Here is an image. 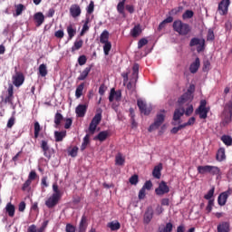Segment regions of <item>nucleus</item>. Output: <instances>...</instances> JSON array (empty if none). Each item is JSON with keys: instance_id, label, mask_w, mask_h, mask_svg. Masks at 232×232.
<instances>
[{"instance_id": "f257e3e1", "label": "nucleus", "mask_w": 232, "mask_h": 232, "mask_svg": "<svg viewBox=\"0 0 232 232\" xmlns=\"http://www.w3.org/2000/svg\"><path fill=\"white\" fill-rule=\"evenodd\" d=\"M232 122V102L229 101L224 106L223 111L221 113V126H229Z\"/></svg>"}, {"instance_id": "f03ea898", "label": "nucleus", "mask_w": 232, "mask_h": 232, "mask_svg": "<svg viewBox=\"0 0 232 232\" xmlns=\"http://www.w3.org/2000/svg\"><path fill=\"white\" fill-rule=\"evenodd\" d=\"M172 28L174 32L182 36L188 35L191 33V26L188 24L183 23L182 20H175Z\"/></svg>"}, {"instance_id": "7ed1b4c3", "label": "nucleus", "mask_w": 232, "mask_h": 232, "mask_svg": "<svg viewBox=\"0 0 232 232\" xmlns=\"http://www.w3.org/2000/svg\"><path fill=\"white\" fill-rule=\"evenodd\" d=\"M164 121H166V111L161 110L159 113H157L154 122L149 127L148 130L150 133H151V131H155V130H159L162 124H164Z\"/></svg>"}, {"instance_id": "20e7f679", "label": "nucleus", "mask_w": 232, "mask_h": 232, "mask_svg": "<svg viewBox=\"0 0 232 232\" xmlns=\"http://www.w3.org/2000/svg\"><path fill=\"white\" fill-rule=\"evenodd\" d=\"M117 12L120 14V15H122V17H126V11L129 12V14H134L135 13V6L131 5H126V0H121L117 5Z\"/></svg>"}, {"instance_id": "39448f33", "label": "nucleus", "mask_w": 232, "mask_h": 232, "mask_svg": "<svg viewBox=\"0 0 232 232\" xmlns=\"http://www.w3.org/2000/svg\"><path fill=\"white\" fill-rule=\"evenodd\" d=\"M139 81V63H134L132 67V74L130 82L127 83V90H130L133 92L135 90V86L137 85V82Z\"/></svg>"}, {"instance_id": "423d86ee", "label": "nucleus", "mask_w": 232, "mask_h": 232, "mask_svg": "<svg viewBox=\"0 0 232 232\" xmlns=\"http://www.w3.org/2000/svg\"><path fill=\"white\" fill-rule=\"evenodd\" d=\"M198 173L199 175H206V173H210V175H220V168L211 165L198 166Z\"/></svg>"}, {"instance_id": "0eeeda50", "label": "nucleus", "mask_w": 232, "mask_h": 232, "mask_svg": "<svg viewBox=\"0 0 232 232\" xmlns=\"http://www.w3.org/2000/svg\"><path fill=\"white\" fill-rule=\"evenodd\" d=\"M102 121V112L96 113L89 125L90 135H93L95 133V130H97V126L101 124Z\"/></svg>"}, {"instance_id": "6e6552de", "label": "nucleus", "mask_w": 232, "mask_h": 232, "mask_svg": "<svg viewBox=\"0 0 232 232\" xmlns=\"http://www.w3.org/2000/svg\"><path fill=\"white\" fill-rule=\"evenodd\" d=\"M189 46L193 48V46H197L198 53H200L206 50V40L200 38L194 37L189 42Z\"/></svg>"}, {"instance_id": "1a4fd4ad", "label": "nucleus", "mask_w": 232, "mask_h": 232, "mask_svg": "<svg viewBox=\"0 0 232 232\" xmlns=\"http://www.w3.org/2000/svg\"><path fill=\"white\" fill-rule=\"evenodd\" d=\"M195 91V85H190L189 89H188V92H186L183 95H181L180 98L178 100V103L179 106H182V104H186V102H191L193 101V92Z\"/></svg>"}, {"instance_id": "9d476101", "label": "nucleus", "mask_w": 232, "mask_h": 232, "mask_svg": "<svg viewBox=\"0 0 232 232\" xmlns=\"http://www.w3.org/2000/svg\"><path fill=\"white\" fill-rule=\"evenodd\" d=\"M208 102L206 100H201L198 108L196 110V114L199 115V119H208V113H209V109L207 108Z\"/></svg>"}, {"instance_id": "9b49d317", "label": "nucleus", "mask_w": 232, "mask_h": 232, "mask_svg": "<svg viewBox=\"0 0 232 232\" xmlns=\"http://www.w3.org/2000/svg\"><path fill=\"white\" fill-rule=\"evenodd\" d=\"M230 5H231V1L221 0V3H219L218 6V12L219 15H227V12L229 10Z\"/></svg>"}, {"instance_id": "f8f14e48", "label": "nucleus", "mask_w": 232, "mask_h": 232, "mask_svg": "<svg viewBox=\"0 0 232 232\" xmlns=\"http://www.w3.org/2000/svg\"><path fill=\"white\" fill-rule=\"evenodd\" d=\"M61 196H57V194H52V196L49 197L47 200H45L46 208L49 209L55 208V206L59 204V200H61Z\"/></svg>"}, {"instance_id": "ddd939ff", "label": "nucleus", "mask_w": 232, "mask_h": 232, "mask_svg": "<svg viewBox=\"0 0 232 232\" xmlns=\"http://www.w3.org/2000/svg\"><path fill=\"white\" fill-rule=\"evenodd\" d=\"M155 193L159 197H162V195H166L169 193V187L166 181L162 180L157 188H155Z\"/></svg>"}, {"instance_id": "4468645a", "label": "nucleus", "mask_w": 232, "mask_h": 232, "mask_svg": "<svg viewBox=\"0 0 232 232\" xmlns=\"http://www.w3.org/2000/svg\"><path fill=\"white\" fill-rule=\"evenodd\" d=\"M230 195H232V189L227 188V191H224L219 194L218 197V206H226L227 202V198H229Z\"/></svg>"}, {"instance_id": "2eb2a0df", "label": "nucleus", "mask_w": 232, "mask_h": 232, "mask_svg": "<svg viewBox=\"0 0 232 232\" xmlns=\"http://www.w3.org/2000/svg\"><path fill=\"white\" fill-rule=\"evenodd\" d=\"M7 96L2 99L0 104H14V85L10 84L7 89Z\"/></svg>"}, {"instance_id": "dca6fc26", "label": "nucleus", "mask_w": 232, "mask_h": 232, "mask_svg": "<svg viewBox=\"0 0 232 232\" xmlns=\"http://www.w3.org/2000/svg\"><path fill=\"white\" fill-rule=\"evenodd\" d=\"M137 106L143 115H150L151 113V107H148V105L142 100L137 101Z\"/></svg>"}, {"instance_id": "f3484780", "label": "nucleus", "mask_w": 232, "mask_h": 232, "mask_svg": "<svg viewBox=\"0 0 232 232\" xmlns=\"http://www.w3.org/2000/svg\"><path fill=\"white\" fill-rule=\"evenodd\" d=\"M153 215H154L153 207L149 206L146 208L145 213L143 215V222L145 224H150V222L153 220Z\"/></svg>"}, {"instance_id": "a211bd4d", "label": "nucleus", "mask_w": 232, "mask_h": 232, "mask_svg": "<svg viewBox=\"0 0 232 232\" xmlns=\"http://www.w3.org/2000/svg\"><path fill=\"white\" fill-rule=\"evenodd\" d=\"M24 82V74L23 72H16L14 76H13V84L19 88V86H23Z\"/></svg>"}, {"instance_id": "6ab92c4d", "label": "nucleus", "mask_w": 232, "mask_h": 232, "mask_svg": "<svg viewBox=\"0 0 232 232\" xmlns=\"http://www.w3.org/2000/svg\"><path fill=\"white\" fill-rule=\"evenodd\" d=\"M218 232H231V224L227 221H221L217 227Z\"/></svg>"}, {"instance_id": "aec40b11", "label": "nucleus", "mask_w": 232, "mask_h": 232, "mask_svg": "<svg viewBox=\"0 0 232 232\" xmlns=\"http://www.w3.org/2000/svg\"><path fill=\"white\" fill-rule=\"evenodd\" d=\"M69 12L72 17L75 19L76 17H79L82 14L81 6L77 4H73L71 5Z\"/></svg>"}, {"instance_id": "412c9836", "label": "nucleus", "mask_w": 232, "mask_h": 232, "mask_svg": "<svg viewBox=\"0 0 232 232\" xmlns=\"http://www.w3.org/2000/svg\"><path fill=\"white\" fill-rule=\"evenodd\" d=\"M86 111H88V105L86 104H79L75 109V113L77 117L82 118L86 115Z\"/></svg>"}, {"instance_id": "4be33fe9", "label": "nucleus", "mask_w": 232, "mask_h": 232, "mask_svg": "<svg viewBox=\"0 0 232 232\" xmlns=\"http://www.w3.org/2000/svg\"><path fill=\"white\" fill-rule=\"evenodd\" d=\"M86 229H88V218L83 215L79 224L78 232H86Z\"/></svg>"}, {"instance_id": "5701e85b", "label": "nucleus", "mask_w": 232, "mask_h": 232, "mask_svg": "<svg viewBox=\"0 0 232 232\" xmlns=\"http://www.w3.org/2000/svg\"><path fill=\"white\" fill-rule=\"evenodd\" d=\"M152 177L158 179L162 177V163H160L154 167L152 170Z\"/></svg>"}, {"instance_id": "b1692460", "label": "nucleus", "mask_w": 232, "mask_h": 232, "mask_svg": "<svg viewBox=\"0 0 232 232\" xmlns=\"http://www.w3.org/2000/svg\"><path fill=\"white\" fill-rule=\"evenodd\" d=\"M199 68H200V58L197 57L195 59V62H193L190 64L189 72H190V73H197V72H198Z\"/></svg>"}, {"instance_id": "393cba45", "label": "nucleus", "mask_w": 232, "mask_h": 232, "mask_svg": "<svg viewBox=\"0 0 232 232\" xmlns=\"http://www.w3.org/2000/svg\"><path fill=\"white\" fill-rule=\"evenodd\" d=\"M5 213H7L8 217L14 218V217H15V206L11 202L7 203L5 206Z\"/></svg>"}, {"instance_id": "a878e982", "label": "nucleus", "mask_w": 232, "mask_h": 232, "mask_svg": "<svg viewBox=\"0 0 232 232\" xmlns=\"http://www.w3.org/2000/svg\"><path fill=\"white\" fill-rule=\"evenodd\" d=\"M34 19L36 23V26H41V24H43V23H44V14H43V13H41V12H38V13L34 14Z\"/></svg>"}, {"instance_id": "bb28decb", "label": "nucleus", "mask_w": 232, "mask_h": 232, "mask_svg": "<svg viewBox=\"0 0 232 232\" xmlns=\"http://www.w3.org/2000/svg\"><path fill=\"white\" fill-rule=\"evenodd\" d=\"M67 34L69 41H72V39L75 37V34H77V29L75 28V26H73V24H69L67 26Z\"/></svg>"}, {"instance_id": "cd10ccee", "label": "nucleus", "mask_w": 232, "mask_h": 232, "mask_svg": "<svg viewBox=\"0 0 232 232\" xmlns=\"http://www.w3.org/2000/svg\"><path fill=\"white\" fill-rule=\"evenodd\" d=\"M109 39H110V32H108V30H104L100 35V43L102 44L110 43Z\"/></svg>"}, {"instance_id": "c85d7f7f", "label": "nucleus", "mask_w": 232, "mask_h": 232, "mask_svg": "<svg viewBox=\"0 0 232 232\" xmlns=\"http://www.w3.org/2000/svg\"><path fill=\"white\" fill-rule=\"evenodd\" d=\"M82 44H84V42L82 41V39L76 40L72 47L71 48L72 53H75L77 50H81V48H82Z\"/></svg>"}, {"instance_id": "c756f323", "label": "nucleus", "mask_w": 232, "mask_h": 232, "mask_svg": "<svg viewBox=\"0 0 232 232\" xmlns=\"http://www.w3.org/2000/svg\"><path fill=\"white\" fill-rule=\"evenodd\" d=\"M142 34V29L140 28V24L135 25L131 30H130V35L131 37H139Z\"/></svg>"}, {"instance_id": "7c9ffc66", "label": "nucleus", "mask_w": 232, "mask_h": 232, "mask_svg": "<svg viewBox=\"0 0 232 232\" xmlns=\"http://www.w3.org/2000/svg\"><path fill=\"white\" fill-rule=\"evenodd\" d=\"M90 72H92V65L86 67L79 75L78 81H84L88 75H90Z\"/></svg>"}, {"instance_id": "2f4dec72", "label": "nucleus", "mask_w": 232, "mask_h": 232, "mask_svg": "<svg viewBox=\"0 0 232 232\" xmlns=\"http://www.w3.org/2000/svg\"><path fill=\"white\" fill-rule=\"evenodd\" d=\"M126 162V159L122 157V153L119 152L115 156V165L116 166H124V163Z\"/></svg>"}, {"instance_id": "473e14b6", "label": "nucleus", "mask_w": 232, "mask_h": 232, "mask_svg": "<svg viewBox=\"0 0 232 232\" xmlns=\"http://www.w3.org/2000/svg\"><path fill=\"white\" fill-rule=\"evenodd\" d=\"M64 137H66V130L64 131H54L55 142H63Z\"/></svg>"}, {"instance_id": "72a5a7b5", "label": "nucleus", "mask_w": 232, "mask_h": 232, "mask_svg": "<svg viewBox=\"0 0 232 232\" xmlns=\"http://www.w3.org/2000/svg\"><path fill=\"white\" fill-rule=\"evenodd\" d=\"M106 139H108V131L102 130L94 138V140H100V142H104Z\"/></svg>"}, {"instance_id": "f704fd0d", "label": "nucleus", "mask_w": 232, "mask_h": 232, "mask_svg": "<svg viewBox=\"0 0 232 232\" xmlns=\"http://www.w3.org/2000/svg\"><path fill=\"white\" fill-rule=\"evenodd\" d=\"M169 23H173V17L172 16H168L165 20H163L158 27L159 32H160V30H163V28H166V24H168Z\"/></svg>"}, {"instance_id": "c9c22d12", "label": "nucleus", "mask_w": 232, "mask_h": 232, "mask_svg": "<svg viewBox=\"0 0 232 232\" xmlns=\"http://www.w3.org/2000/svg\"><path fill=\"white\" fill-rule=\"evenodd\" d=\"M216 159L218 162H222V160H226V150L224 149H219L218 150Z\"/></svg>"}, {"instance_id": "e433bc0d", "label": "nucleus", "mask_w": 232, "mask_h": 232, "mask_svg": "<svg viewBox=\"0 0 232 232\" xmlns=\"http://www.w3.org/2000/svg\"><path fill=\"white\" fill-rule=\"evenodd\" d=\"M108 227H110L111 231H119L121 229V223L119 221H112L108 223Z\"/></svg>"}, {"instance_id": "4c0bfd02", "label": "nucleus", "mask_w": 232, "mask_h": 232, "mask_svg": "<svg viewBox=\"0 0 232 232\" xmlns=\"http://www.w3.org/2000/svg\"><path fill=\"white\" fill-rule=\"evenodd\" d=\"M184 115V108L182 109H176L173 115V121H180V117Z\"/></svg>"}, {"instance_id": "58836bf2", "label": "nucleus", "mask_w": 232, "mask_h": 232, "mask_svg": "<svg viewBox=\"0 0 232 232\" xmlns=\"http://www.w3.org/2000/svg\"><path fill=\"white\" fill-rule=\"evenodd\" d=\"M63 119H64V117H63V114H61L60 112L55 113V115H54L55 128H59V126H61V122H63Z\"/></svg>"}, {"instance_id": "ea45409f", "label": "nucleus", "mask_w": 232, "mask_h": 232, "mask_svg": "<svg viewBox=\"0 0 232 232\" xmlns=\"http://www.w3.org/2000/svg\"><path fill=\"white\" fill-rule=\"evenodd\" d=\"M83 91H84V82H82L76 88V91H75V97H76V99H81V97L82 96V92Z\"/></svg>"}, {"instance_id": "a19ab883", "label": "nucleus", "mask_w": 232, "mask_h": 232, "mask_svg": "<svg viewBox=\"0 0 232 232\" xmlns=\"http://www.w3.org/2000/svg\"><path fill=\"white\" fill-rule=\"evenodd\" d=\"M39 74L41 77H46L48 75V69H46V64L42 63L38 68Z\"/></svg>"}, {"instance_id": "79ce46f5", "label": "nucleus", "mask_w": 232, "mask_h": 232, "mask_svg": "<svg viewBox=\"0 0 232 232\" xmlns=\"http://www.w3.org/2000/svg\"><path fill=\"white\" fill-rule=\"evenodd\" d=\"M89 144H90V134H86L83 138V141L81 146V151H84Z\"/></svg>"}, {"instance_id": "37998d69", "label": "nucleus", "mask_w": 232, "mask_h": 232, "mask_svg": "<svg viewBox=\"0 0 232 232\" xmlns=\"http://www.w3.org/2000/svg\"><path fill=\"white\" fill-rule=\"evenodd\" d=\"M173 231V223L169 222L165 227L159 228V232H171Z\"/></svg>"}, {"instance_id": "c03bdc74", "label": "nucleus", "mask_w": 232, "mask_h": 232, "mask_svg": "<svg viewBox=\"0 0 232 232\" xmlns=\"http://www.w3.org/2000/svg\"><path fill=\"white\" fill-rule=\"evenodd\" d=\"M221 140L225 146H232V138L229 135H223Z\"/></svg>"}, {"instance_id": "a18cd8bd", "label": "nucleus", "mask_w": 232, "mask_h": 232, "mask_svg": "<svg viewBox=\"0 0 232 232\" xmlns=\"http://www.w3.org/2000/svg\"><path fill=\"white\" fill-rule=\"evenodd\" d=\"M41 124H39V121L34 122V139H39V133H41Z\"/></svg>"}, {"instance_id": "49530a36", "label": "nucleus", "mask_w": 232, "mask_h": 232, "mask_svg": "<svg viewBox=\"0 0 232 232\" xmlns=\"http://www.w3.org/2000/svg\"><path fill=\"white\" fill-rule=\"evenodd\" d=\"M103 53L104 55H110V52L111 51V42H107L103 44Z\"/></svg>"}, {"instance_id": "de8ad7c7", "label": "nucleus", "mask_w": 232, "mask_h": 232, "mask_svg": "<svg viewBox=\"0 0 232 232\" xmlns=\"http://www.w3.org/2000/svg\"><path fill=\"white\" fill-rule=\"evenodd\" d=\"M213 195H215V187H212L210 190L204 196L205 200H212Z\"/></svg>"}, {"instance_id": "09e8293b", "label": "nucleus", "mask_w": 232, "mask_h": 232, "mask_svg": "<svg viewBox=\"0 0 232 232\" xmlns=\"http://www.w3.org/2000/svg\"><path fill=\"white\" fill-rule=\"evenodd\" d=\"M195 15V13L192 10H187L182 14V19H191Z\"/></svg>"}, {"instance_id": "8fccbe9b", "label": "nucleus", "mask_w": 232, "mask_h": 232, "mask_svg": "<svg viewBox=\"0 0 232 232\" xmlns=\"http://www.w3.org/2000/svg\"><path fill=\"white\" fill-rule=\"evenodd\" d=\"M214 206H215V199H209L208 206L206 207L207 213H211V211H213Z\"/></svg>"}, {"instance_id": "3c124183", "label": "nucleus", "mask_w": 232, "mask_h": 232, "mask_svg": "<svg viewBox=\"0 0 232 232\" xmlns=\"http://www.w3.org/2000/svg\"><path fill=\"white\" fill-rule=\"evenodd\" d=\"M182 10H184V7L178 6V7L171 9V11L169 14V15H177L178 14H180V12H182Z\"/></svg>"}, {"instance_id": "603ef678", "label": "nucleus", "mask_w": 232, "mask_h": 232, "mask_svg": "<svg viewBox=\"0 0 232 232\" xmlns=\"http://www.w3.org/2000/svg\"><path fill=\"white\" fill-rule=\"evenodd\" d=\"M129 181H130V184H131L132 186H137V184H139V176L136 174L131 176Z\"/></svg>"}, {"instance_id": "864d4df0", "label": "nucleus", "mask_w": 232, "mask_h": 232, "mask_svg": "<svg viewBox=\"0 0 232 232\" xmlns=\"http://www.w3.org/2000/svg\"><path fill=\"white\" fill-rule=\"evenodd\" d=\"M53 195H57V197H63L61 190H59V186L56 183L53 184Z\"/></svg>"}, {"instance_id": "5fc2aeb1", "label": "nucleus", "mask_w": 232, "mask_h": 232, "mask_svg": "<svg viewBox=\"0 0 232 232\" xmlns=\"http://www.w3.org/2000/svg\"><path fill=\"white\" fill-rule=\"evenodd\" d=\"M30 186H32V181L26 179V181L23 184L22 191H28L30 190Z\"/></svg>"}, {"instance_id": "6e6d98bb", "label": "nucleus", "mask_w": 232, "mask_h": 232, "mask_svg": "<svg viewBox=\"0 0 232 232\" xmlns=\"http://www.w3.org/2000/svg\"><path fill=\"white\" fill-rule=\"evenodd\" d=\"M87 61H88V58H86V55H81L78 58V64H80V66H84Z\"/></svg>"}, {"instance_id": "4d7b16f0", "label": "nucleus", "mask_w": 232, "mask_h": 232, "mask_svg": "<svg viewBox=\"0 0 232 232\" xmlns=\"http://www.w3.org/2000/svg\"><path fill=\"white\" fill-rule=\"evenodd\" d=\"M94 8H95V4L93 3V1H91L87 7V14L90 15L93 14Z\"/></svg>"}, {"instance_id": "13d9d810", "label": "nucleus", "mask_w": 232, "mask_h": 232, "mask_svg": "<svg viewBox=\"0 0 232 232\" xmlns=\"http://www.w3.org/2000/svg\"><path fill=\"white\" fill-rule=\"evenodd\" d=\"M146 44H148V39H146V38H141V39L138 42V49L140 50L143 46H146Z\"/></svg>"}, {"instance_id": "bf43d9fd", "label": "nucleus", "mask_w": 232, "mask_h": 232, "mask_svg": "<svg viewBox=\"0 0 232 232\" xmlns=\"http://www.w3.org/2000/svg\"><path fill=\"white\" fill-rule=\"evenodd\" d=\"M153 188V183L151 182V180H148L144 183L142 188L143 189H147L148 191H150L151 188Z\"/></svg>"}, {"instance_id": "052dcab7", "label": "nucleus", "mask_w": 232, "mask_h": 232, "mask_svg": "<svg viewBox=\"0 0 232 232\" xmlns=\"http://www.w3.org/2000/svg\"><path fill=\"white\" fill-rule=\"evenodd\" d=\"M207 41H215V33L211 29L208 32Z\"/></svg>"}, {"instance_id": "680f3d73", "label": "nucleus", "mask_w": 232, "mask_h": 232, "mask_svg": "<svg viewBox=\"0 0 232 232\" xmlns=\"http://www.w3.org/2000/svg\"><path fill=\"white\" fill-rule=\"evenodd\" d=\"M79 151V147L75 146L71 150H69L70 157H76Z\"/></svg>"}, {"instance_id": "e2e57ef3", "label": "nucleus", "mask_w": 232, "mask_h": 232, "mask_svg": "<svg viewBox=\"0 0 232 232\" xmlns=\"http://www.w3.org/2000/svg\"><path fill=\"white\" fill-rule=\"evenodd\" d=\"M23 10H24V5L23 4L17 5H16V15H21L23 14Z\"/></svg>"}, {"instance_id": "0e129e2a", "label": "nucleus", "mask_w": 232, "mask_h": 232, "mask_svg": "<svg viewBox=\"0 0 232 232\" xmlns=\"http://www.w3.org/2000/svg\"><path fill=\"white\" fill-rule=\"evenodd\" d=\"M184 113H185V115H187V117H189V115H191V113H193V105H188L187 107V109L184 110Z\"/></svg>"}, {"instance_id": "69168bd1", "label": "nucleus", "mask_w": 232, "mask_h": 232, "mask_svg": "<svg viewBox=\"0 0 232 232\" xmlns=\"http://www.w3.org/2000/svg\"><path fill=\"white\" fill-rule=\"evenodd\" d=\"M54 37L57 39H63L64 37V31L63 30H58L54 33Z\"/></svg>"}, {"instance_id": "338daca9", "label": "nucleus", "mask_w": 232, "mask_h": 232, "mask_svg": "<svg viewBox=\"0 0 232 232\" xmlns=\"http://www.w3.org/2000/svg\"><path fill=\"white\" fill-rule=\"evenodd\" d=\"M14 124H15V117H11L7 121V128H14Z\"/></svg>"}, {"instance_id": "774afa93", "label": "nucleus", "mask_w": 232, "mask_h": 232, "mask_svg": "<svg viewBox=\"0 0 232 232\" xmlns=\"http://www.w3.org/2000/svg\"><path fill=\"white\" fill-rule=\"evenodd\" d=\"M65 231L66 232H75V226L72 225V224H67L65 227Z\"/></svg>"}]
</instances>
